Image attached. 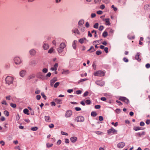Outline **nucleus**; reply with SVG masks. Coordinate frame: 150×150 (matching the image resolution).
<instances>
[{
    "instance_id": "nucleus-33",
    "label": "nucleus",
    "mask_w": 150,
    "mask_h": 150,
    "mask_svg": "<svg viewBox=\"0 0 150 150\" xmlns=\"http://www.w3.org/2000/svg\"><path fill=\"white\" fill-rule=\"evenodd\" d=\"M53 145L52 144H49L47 143V148H50L52 147Z\"/></svg>"
},
{
    "instance_id": "nucleus-17",
    "label": "nucleus",
    "mask_w": 150,
    "mask_h": 150,
    "mask_svg": "<svg viewBox=\"0 0 150 150\" xmlns=\"http://www.w3.org/2000/svg\"><path fill=\"white\" fill-rule=\"evenodd\" d=\"M43 47L44 50H47L49 48V45L47 44L44 43Z\"/></svg>"
},
{
    "instance_id": "nucleus-48",
    "label": "nucleus",
    "mask_w": 150,
    "mask_h": 150,
    "mask_svg": "<svg viewBox=\"0 0 150 150\" xmlns=\"http://www.w3.org/2000/svg\"><path fill=\"white\" fill-rule=\"evenodd\" d=\"M35 77V76L34 75H32L31 76H30L28 77V79L29 80L30 79H31L34 78Z\"/></svg>"
},
{
    "instance_id": "nucleus-43",
    "label": "nucleus",
    "mask_w": 150,
    "mask_h": 150,
    "mask_svg": "<svg viewBox=\"0 0 150 150\" xmlns=\"http://www.w3.org/2000/svg\"><path fill=\"white\" fill-rule=\"evenodd\" d=\"M102 52L98 50L96 52V54L97 55H99L101 54Z\"/></svg>"
},
{
    "instance_id": "nucleus-47",
    "label": "nucleus",
    "mask_w": 150,
    "mask_h": 150,
    "mask_svg": "<svg viewBox=\"0 0 150 150\" xmlns=\"http://www.w3.org/2000/svg\"><path fill=\"white\" fill-rule=\"evenodd\" d=\"M88 91H86L83 94V96L86 97L87 96L88 94Z\"/></svg>"
},
{
    "instance_id": "nucleus-14",
    "label": "nucleus",
    "mask_w": 150,
    "mask_h": 150,
    "mask_svg": "<svg viewBox=\"0 0 150 150\" xmlns=\"http://www.w3.org/2000/svg\"><path fill=\"white\" fill-rule=\"evenodd\" d=\"M29 53L30 55L33 56L35 54L36 52L35 50L32 49L30 51Z\"/></svg>"
},
{
    "instance_id": "nucleus-32",
    "label": "nucleus",
    "mask_w": 150,
    "mask_h": 150,
    "mask_svg": "<svg viewBox=\"0 0 150 150\" xmlns=\"http://www.w3.org/2000/svg\"><path fill=\"white\" fill-rule=\"evenodd\" d=\"M41 94L42 97L44 98V99L46 100V96L45 95L44 93L42 92Z\"/></svg>"
},
{
    "instance_id": "nucleus-58",
    "label": "nucleus",
    "mask_w": 150,
    "mask_h": 150,
    "mask_svg": "<svg viewBox=\"0 0 150 150\" xmlns=\"http://www.w3.org/2000/svg\"><path fill=\"white\" fill-rule=\"evenodd\" d=\"M53 51V49L52 48H51L48 51L49 53H51Z\"/></svg>"
},
{
    "instance_id": "nucleus-56",
    "label": "nucleus",
    "mask_w": 150,
    "mask_h": 150,
    "mask_svg": "<svg viewBox=\"0 0 150 150\" xmlns=\"http://www.w3.org/2000/svg\"><path fill=\"white\" fill-rule=\"evenodd\" d=\"M75 108V110L77 111H79L81 110V109L80 108L78 107H76Z\"/></svg>"
},
{
    "instance_id": "nucleus-29",
    "label": "nucleus",
    "mask_w": 150,
    "mask_h": 150,
    "mask_svg": "<svg viewBox=\"0 0 150 150\" xmlns=\"http://www.w3.org/2000/svg\"><path fill=\"white\" fill-rule=\"evenodd\" d=\"M133 129L136 131L142 129L141 127H135Z\"/></svg>"
},
{
    "instance_id": "nucleus-51",
    "label": "nucleus",
    "mask_w": 150,
    "mask_h": 150,
    "mask_svg": "<svg viewBox=\"0 0 150 150\" xmlns=\"http://www.w3.org/2000/svg\"><path fill=\"white\" fill-rule=\"evenodd\" d=\"M116 102L117 103H118L119 104V105H122V103L120 101L117 100L116 101Z\"/></svg>"
},
{
    "instance_id": "nucleus-23",
    "label": "nucleus",
    "mask_w": 150,
    "mask_h": 150,
    "mask_svg": "<svg viewBox=\"0 0 150 150\" xmlns=\"http://www.w3.org/2000/svg\"><path fill=\"white\" fill-rule=\"evenodd\" d=\"M4 114L7 117L9 115V112L6 110H5L4 111Z\"/></svg>"
},
{
    "instance_id": "nucleus-4",
    "label": "nucleus",
    "mask_w": 150,
    "mask_h": 150,
    "mask_svg": "<svg viewBox=\"0 0 150 150\" xmlns=\"http://www.w3.org/2000/svg\"><path fill=\"white\" fill-rule=\"evenodd\" d=\"M104 72L101 71H98L94 74V75L95 76H104Z\"/></svg>"
},
{
    "instance_id": "nucleus-39",
    "label": "nucleus",
    "mask_w": 150,
    "mask_h": 150,
    "mask_svg": "<svg viewBox=\"0 0 150 150\" xmlns=\"http://www.w3.org/2000/svg\"><path fill=\"white\" fill-rule=\"evenodd\" d=\"M137 135L140 137L142 135H143L144 134V132H143L142 133H141L140 132L137 133Z\"/></svg>"
},
{
    "instance_id": "nucleus-3",
    "label": "nucleus",
    "mask_w": 150,
    "mask_h": 150,
    "mask_svg": "<svg viewBox=\"0 0 150 150\" xmlns=\"http://www.w3.org/2000/svg\"><path fill=\"white\" fill-rule=\"evenodd\" d=\"M84 120V118L82 116H79L76 117L74 119V121L76 122H83Z\"/></svg>"
},
{
    "instance_id": "nucleus-15",
    "label": "nucleus",
    "mask_w": 150,
    "mask_h": 150,
    "mask_svg": "<svg viewBox=\"0 0 150 150\" xmlns=\"http://www.w3.org/2000/svg\"><path fill=\"white\" fill-rule=\"evenodd\" d=\"M45 121L47 122H50V118L49 116H45Z\"/></svg>"
},
{
    "instance_id": "nucleus-9",
    "label": "nucleus",
    "mask_w": 150,
    "mask_h": 150,
    "mask_svg": "<svg viewBox=\"0 0 150 150\" xmlns=\"http://www.w3.org/2000/svg\"><path fill=\"white\" fill-rule=\"evenodd\" d=\"M96 83L98 85L102 86L104 84V81H96Z\"/></svg>"
},
{
    "instance_id": "nucleus-12",
    "label": "nucleus",
    "mask_w": 150,
    "mask_h": 150,
    "mask_svg": "<svg viewBox=\"0 0 150 150\" xmlns=\"http://www.w3.org/2000/svg\"><path fill=\"white\" fill-rule=\"evenodd\" d=\"M140 54L139 53H137L135 56V59L137 60L138 62H140L141 61V59L139 58Z\"/></svg>"
},
{
    "instance_id": "nucleus-63",
    "label": "nucleus",
    "mask_w": 150,
    "mask_h": 150,
    "mask_svg": "<svg viewBox=\"0 0 150 150\" xmlns=\"http://www.w3.org/2000/svg\"><path fill=\"white\" fill-rule=\"evenodd\" d=\"M105 51V52L106 53H108V47H106L104 48V49Z\"/></svg>"
},
{
    "instance_id": "nucleus-46",
    "label": "nucleus",
    "mask_w": 150,
    "mask_h": 150,
    "mask_svg": "<svg viewBox=\"0 0 150 150\" xmlns=\"http://www.w3.org/2000/svg\"><path fill=\"white\" fill-rule=\"evenodd\" d=\"M48 70L47 68H44L43 69L42 71L44 73H46L47 72Z\"/></svg>"
},
{
    "instance_id": "nucleus-13",
    "label": "nucleus",
    "mask_w": 150,
    "mask_h": 150,
    "mask_svg": "<svg viewBox=\"0 0 150 150\" xmlns=\"http://www.w3.org/2000/svg\"><path fill=\"white\" fill-rule=\"evenodd\" d=\"M71 141L72 143L75 142L77 139L76 137H72L70 138Z\"/></svg>"
},
{
    "instance_id": "nucleus-30",
    "label": "nucleus",
    "mask_w": 150,
    "mask_h": 150,
    "mask_svg": "<svg viewBox=\"0 0 150 150\" xmlns=\"http://www.w3.org/2000/svg\"><path fill=\"white\" fill-rule=\"evenodd\" d=\"M38 129V128L37 127H32L31 128V130L33 131H36Z\"/></svg>"
},
{
    "instance_id": "nucleus-64",
    "label": "nucleus",
    "mask_w": 150,
    "mask_h": 150,
    "mask_svg": "<svg viewBox=\"0 0 150 150\" xmlns=\"http://www.w3.org/2000/svg\"><path fill=\"white\" fill-rule=\"evenodd\" d=\"M146 123L147 125H149L150 123V120H147L146 122Z\"/></svg>"
},
{
    "instance_id": "nucleus-37",
    "label": "nucleus",
    "mask_w": 150,
    "mask_h": 150,
    "mask_svg": "<svg viewBox=\"0 0 150 150\" xmlns=\"http://www.w3.org/2000/svg\"><path fill=\"white\" fill-rule=\"evenodd\" d=\"M40 90H38V89H36L35 93L36 94H39L40 93Z\"/></svg>"
},
{
    "instance_id": "nucleus-36",
    "label": "nucleus",
    "mask_w": 150,
    "mask_h": 150,
    "mask_svg": "<svg viewBox=\"0 0 150 150\" xmlns=\"http://www.w3.org/2000/svg\"><path fill=\"white\" fill-rule=\"evenodd\" d=\"M59 83H60L59 82H56L54 85V87L55 88H57L58 87V86L59 85Z\"/></svg>"
},
{
    "instance_id": "nucleus-41",
    "label": "nucleus",
    "mask_w": 150,
    "mask_h": 150,
    "mask_svg": "<svg viewBox=\"0 0 150 150\" xmlns=\"http://www.w3.org/2000/svg\"><path fill=\"white\" fill-rule=\"evenodd\" d=\"M58 65L57 63H55L54 65V68L55 69V71L57 70Z\"/></svg>"
},
{
    "instance_id": "nucleus-50",
    "label": "nucleus",
    "mask_w": 150,
    "mask_h": 150,
    "mask_svg": "<svg viewBox=\"0 0 150 150\" xmlns=\"http://www.w3.org/2000/svg\"><path fill=\"white\" fill-rule=\"evenodd\" d=\"M61 134L63 135H65L67 136L68 135V134L67 133H66L63 131L61 132Z\"/></svg>"
},
{
    "instance_id": "nucleus-45",
    "label": "nucleus",
    "mask_w": 150,
    "mask_h": 150,
    "mask_svg": "<svg viewBox=\"0 0 150 150\" xmlns=\"http://www.w3.org/2000/svg\"><path fill=\"white\" fill-rule=\"evenodd\" d=\"M105 8V6L104 4H102L100 6V8L102 10H103Z\"/></svg>"
},
{
    "instance_id": "nucleus-19",
    "label": "nucleus",
    "mask_w": 150,
    "mask_h": 150,
    "mask_svg": "<svg viewBox=\"0 0 150 150\" xmlns=\"http://www.w3.org/2000/svg\"><path fill=\"white\" fill-rule=\"evenodd\" d=\"M76 40L74 41L72 43V47L74 49H75L76 48Z\"/></svg>"
},
{
    "instance_id": "nucleus-49",
    "label": "nucleus",
    "mask_w": 150,
    "mask_h": 150,
    "mask_svg": "<svg viewBox=\"0 0 150 150\" xmlns=\"http://www.w3.org/2000/svg\"><path fill=\"white\" fill-rule=\"evenodd\" d=\"M123 60L124 62H128V59L126 57H124L123 58Z\"/></svg>"
},
{
    "instance_id": "nucleus-21",
    "label": "nucleus",
    "mask_w": 150,
    "mask_h": 150,
    "mask_svg": "<svg viewBox=\"0 0 150 150\" xmlns=\"http://www.w3.org/2000/svg\"><path fill=\"white\" fill-rule=\"evenodd\" d=\"M66 47L65 44L64 43H62L60 45V47L62 49H64Z\"/></svg>"
},
{
    "instance_id": "nucleus-60",
    "label": "nucleus",
    "mask_w": 150,
    "mask_h": 150,
    "mask_svg": "<svg viewBox=\"0 0 150 150\" xmlns=\"http://www.w3.org/2000/svg\"><path fill=\"white\" fill-rule=\"evenodd\" d=\"M41 98V96L40 95H37L36 96V98L38 100H40Z\"/></svg>"
},
{
    "instance_id": "nucleus-44",
    "label": "nucleus",
    "mask_w": 150,
    "mask_h": 150,
    "mask_svg": "<svg viewBox=\"0 0 150 150\" xmlns=\"http://www.w3.org/2000/svg\"><path fill=\"white\" fill-rule=\"evenodd\" d=\"M1 103L2 104L5 105H7V104L5 100H3L1 102Z\"/></svg>"
},
{
    "instance_id": "nucleus-54",
    "label": "nucleus",
    "mask_w": 150,
    "mask_h": 150,
    "mask_svg": "<svg viewBox=\"0 0 150 150\" xmlns=\"http://www.w3.org/2000/svg\"><path fill=\"white\" fill-rule=\"evenodd\" d=\"M104 27L102 25H100L99 28V30L101 31L103 29Z\"/></svg>"
},
{
    "instance_id": "nucleus-2",
    "label": "nucleus",
    "mask_w": 150,
    "mask_h": 150,
    "mask_svg": "<svg viewBox=\"0 0 150 150\" xmlns=\"http://www.w3.org/2000/svg\"><path fill=\"white\" fill-rule=\"evenodd\" d=\"M13 77L9 76H8L6 78L5 80L6 83L8 85L12 84L13 83Z\"/></svg>"
},
{
    "instance_id": "nucleus-25",
    "label": "nucleus",
    "mask_w": 150,
    "mask_h": 150,
    "mask_svg": "<svg viewBox=\"0 0 150 150\" xmlns=\"http://www.w3.org/2000/svg\"><path fill=\"white\" fill-rule=\"evenodd\" d=\"M97 115V114L96 112H92L91 113V115L92 116L95 117Z\"/></svg>"
},
{
    "instance_id": "nucleus-53",
    "label": "nucleus",
    "mask_w": 150,
    "mask_h": 150,
    "mask_svg": "<svg viewBox=\"0 0 150 150\" xmlns=\"http://www.w3.org/2000/svg\"><path fill=\"white\" fill-rule=\"evenodd\" d=\"M148 69L150 67V64L149 63H147V64L145 66Z\"/></svg>"
},
{
    "instance_id": "nucleus-59",
    "label": "nucleus",
    "mask_w": 150,
    "mask_h": 150,
    "mask_svg": "<svg viewBox=\"0 0 150 150\" xmlns=\"http://www.w3.org/2000/svg\"><path fill=\"white\" fill-rule=\"evenodd\" d=\"M96 109H99L100 108V105H96L95 106Z\"/></svg>"
},
{
    "instance_id": "nucleus-8",
    "label": "nucleus",
    "mask_w": 150,
    "mask_h": 150,
    "mask_svg": "<svg viewBox=\"0 0 150 150\" xmlns=\"http://www.w3.org/2000/svg\"><path fill=\"white\" fill-rule=\"evenodd\" d=\"M125 145V144L124 142H120L117 145V147L119 148H122Z\"/></svg>"
},
{
    "instance_id": "nucleus-28",
    "label": "nucleus",
    "mask_w": 150,
    "mask_h": 150,
    "mask_svg": "<svg viewBox=\"0 0 150 150\" xmlns=\"http://www.w3.org/2000/svg\"><path fill=\"white\" fill-rule=\"evenodd\" d=\"M88 80V79H80V80H79L78 83H80V82H83V81H85L86 80Z\"/></svg>"
},
{
    "instance_id": "nucleus-57",
    "label": "nucleus",
    "mask_w": 150,
    "mask_h": 150,
    "mask_svg": "<svg viewBox=\"0 0 150 150\" xmlns=\"http://www.w3.org/2000/svg\"><path fill=\"white\" fill-rule=\"evenodd\" d=\"M62 143V141L61 140H59L57 142V144L58 145H60Z\"/></svg>"
},
{
    "instance_id": "nucleus-6",
    "label": "nucleus",
    "mask_w": 150,
    "mask_h": 150,
    "mask_svg": "<svg viewBox=\"0 0 150 150\" xmlns=\"http://www.w3.org/2000/svg\"><path fill=\"white\" fill-rule=\"evenodd\" d=\"M14 60L15 63L16 64H19L21 62V61L20 59L18 57H15L14 59Z\"/></svg>"
},
{
    "instance_id": "nucleus-10",
    "label": "nucleus",
    "mask_w": 150,
    "mask_h": 150,
    "mask_svg": "<svg viewBox=\"0 0 150 150\" xmlns=\"http://www.w3.org/2000/svg\"><path fill=\"white\" fill-rule=\"evenodd\" d=\"M57 77H54L50 81V85L51 86H52L54 83L56 81H57Z\"/></svg>"
},
{
    "instance_id": "nucleus-31",
    "label": "nucleus",
    "mask_w": 150,
    "mask_h": 150,
    "mask_svg": "<svg viewBox=\"0 0 150 150\" xmlns=\"http://www.w3.org/2000/svg\"><path fill=\"white\" fill-rule=\"evenodd\" d=\"M103 36L104 37H105L108 35V33L107 32L104 31L103 33Z\"/></svg>"
},
{
    "instance_id": "nucleus-20",
    "label": "nucleus",
    "mask_w": 150,
    "mask_h": 150,
    "mask_svg": "<svg viewBox=\"0 0 150 150\" xmlns=\"http://www.w3.org/2000/svg\"><path fill=\"white\" fill-rule=\"evenodd\" d=\"M23 112L25 114H27L28 115H29V113H28V112H29V110L28 109H27L26 108L25 109L23 110Z\"/></svg>"
},
{
    "instance_id": "nucleus-7",
    "label": "nucleus",
    "mask_w": 150,
    "mask_h": 150,
    "mask_svg": "<svg viewBox=\"0 0 150 150\" xmlns=\"http://www.w3.org/2000/svg\"><path fill=\"white\" fill-rule=\"evenodd\" d=\"M72 114V112L71 110H67L66 112L65 116L66 117L68 118L71 117Z\"/></svg>"
},
{
    "instance_id": "nucleus-22",
    "label": "nucleus",
    "mask_w": 150,
    "mask_h": 150,
    "mask_svg": "<svg viewBox=\"0 0 150 150\" xmlns=\"http://www.w3.org/2000/svg\"><path fill=\"white\" fill-rule=\"evenodd\" d=\"M86 40V39L85 38H81L79 40V42L81 44H82L83 43L84 40Z\"/></svg>"
},
{
    "instance_id": "nucleus-18",
    "label": "nucleus",
    "mask_w": 150,
    "mask_h": 150,
    "mask_svg": "<svg viewBox=\"0 0 150 150\" xmlns=\"http://www.w3.org/2000/svg\"><path fill=\"white\" fill-rule=\"evenodd\" d=\"M105 21L106 24L107 25H110V23L109 21V18H106L105 19Z\"/></svg>"
},
{
    "instance_id": "nucleus-40",
    "label": "nucleus",
    "mask_w": 150,
    "mask_h": 150,
    "mask_svg": "<svg viewBox=\"0 0 150 150\" xmlns=\"http://www.w3.org/2000/svg\"><path fill=\"white\" fill-rule=\"evenodd\" d=\"M98 23H96L93 25V27L96 28H98Z\"/></svg>"
},
{
    "instance_id": "nucleus-62",
    "label": "nucleus",
    "mask_w": 150,
    "mask_h": 150,
    "mask_svg": "<svg viewBox=\"0 0 150 150\" xmlns=\"http://www.w3.org/2000/svg\"><path fill=\"white\" fill-rule=\"evenodd\" d=\"M6 100H11V96H6Z\"/></svg>"
},
{
    "instance_id": "nucleus-61",
    "label": "nucleus",
    "mask_w": 150,
    "mask_h": 150,
    "mask_svg": "<svg viewBox=\"0 0 150 150\" xmlns=\"http://www.w3.org/2000/svg\"><path fill=\"white\" fill-rule=\"evenodd\" d=\"M54 126V125L53 124H51L49 125V127L50 128H53Z\"/></svg>"
},
{
    "instance_id": "nucleus-1",
    "label": "nucleus",
    "mask_w": 150,
    "mask_h": 150,
    "mask_svg": "<svg viewBox=\"0 0 150 150\" xmlns=\"http://www.w3.org/2000/svg\"><path fill=\"white\" fill-rule=\"evenodd\" d=\"M107 132L108 134L109 135L116 134L117 133V131L113 127H112L107 130Z\"/></svg>"
},
{
    "instance_id": "nucleus-11",
    "label": "nucleus",
    "mask_w": 150,
    "mask_h": 150,
    "mask_svg": "<svg viewBox=\"0 0 150 150\" xmlns=\"http://www.w3.org/2000/svg\"><path fill=\"white\" fill-rule=\"evenodd\" d=\"M26 73V71L24 70H21L20 73V75L22 77H23Z\"/></svg>"
},
{
    "instance_id": "nucleus-5",
    "label": "nucleus",
    "mask_w": 150,
    "mask_h": 150,
    "mask_svg": "<svg viewBox=\"0 0 150 150\" xmlns=\"http://www.w3.org/2000/svg\"><path fill=\"white\" fill-rule=\"evenodd\" d=\"M119 100L124 102L127 104H128L129 102L128 99L124 97H120L119 98Z\"/></svg>"
},
{
    "instance_id": "nucleus-42",
    "label": "nucleus",
    "mask_w": 150,
    "mask_h": 150,
    "mask_svg": "<svg viewBox=\"0 0 150 150\" xmlns=\"http://www.w3.org/2000/svg\"><path fill=\"white\" fill-rule=\"evenodd\" d=\"M85 103L89 105L91 104V101L89 100H87L85 101Z\"/></svg>"
},
{
    "instance_id": "nucleus-55",
    "label": "nucleus",
    "mask_w": 150,
    "mask_h": 150,
    "mask_svg": "<svg viewBox=\"0 0 150 150\" xmlns=\"http://www.w3.org/2000/svg\"><path fill=\"white\" fill-rule=\"evenodd\" d=\"M82 91L81 90H78L76 91V93L77 94H79L81 93Z\"/></svg>"
},
{
    "instance_id": "nucleus-26",
    "label": "nucleus",
    "mask_w": 150,
    "mask_h": 150,
    "mask_svg": "<svg viewBox=\"0 0 150 150\" xmlns=\"http://www.w3.org/2000/svg\"><path fill=\"white\" fill-rule=\"evenodd\" d=\"M84 23V20H81L79 21L78 22V24L79 25H83Z\"/></svg>"
},
{
    "instance_id": "nucleus-35",
    "label": "nucleus",
    "mask_w": 150,
    "mask_h": 150,
    "mask_svg": "<svg viewBox=\"0 0 150 150\" xmlns=\"http://www.w3.org/2000/svg\"><path fill=\"white\" fill-rule=\"evenodd\" d=\"M63 51V49L60 48V47L58 49V51L59 53H61L62 51Z\"/></svg>"
},
{
    "instance_id": "nucleus-52",
    "label": "nucleus",
    "mask_w": 150,
    "mask_h": 150,
    "mask_svg": "<svg viewBox=\"0 0 150 150\" xmlns=\"http://www.w3.org/2000/svg\"><path fill=\"white\" fill-rule=\"evenodd\" d=\"M111 7L113 8L114 11H116L117 10V8L116 7H115L114 5H112Z\"/></svg>"
},
{
    "instance_id": "nucleus-24",
    "label": "nucleus",
    "mask_w": 150,
    "mask_h": 150,
    "mask_svg": "<svg viewBox=\"0 0 150 150\" xmlns=\"http://www.w3.org/2000/svg\"><path fill=\"white\" fill-rule=\"evenodd\" d=\"M90 50H91V52H93L95 51V50L94 49L93 46H91L90 48L88 50V51H90Z\"/></svg>"
},
{
    "instance_id": "nucleus-27",
    "label": "nucleus",
    "mask_w": 150,
    "mask_h": 150,
    "mask_svg": "<svg viewBox=\"0 0 150 150\" xmlns=\"http://www.w3.org/2000/svg\"><path fill=\"white\" fill-rule=\"evenodd\" d=\"M55 101L58 103H62V100L58 99H56Z\"/></svg>"
},
{
    "instance_id": "nucleus-38",
    "label": "nucleus",
    "mask_w": 150,
    "mask_h": 150,
    "mask_svg": "<svg viewBox=\"0 0 150 150\" xmlns=\"http://www.w3.org/2000/svg\"><path fill=\"white\" fill-rule=\"evenodd\" d=\"M106 4H108L110 2V0H102Z\"/></svg>"
},
{
    "instance_id": "nucleus-16",
    "label": "nucleus",
    "mask_w": 150,
    "mask_h": 150,
    "mask_svg": "<svg viewBox=\"0 0 150 150\" xmlns=\"http://www.w3.org/2000/svg\"><path fill=\"white\" fill-rule=\"evenodd\" d=\"M72 32L74 33H76L78 34H80V32L78 29L75 28L72 30Z\"/></svg>"
},
{
    "instance_id": "nucleus-34",
    "label": "nucleus",
    "mask_w": 150,
    "mask_h": 150,
    "mask_svg": "<svg viewBox=\"0 0 150 150\" xmlns=\"http://www.w3.org/2000/svg\"><path fill=\"white\" fill-rule=\"evenodd\" d=\"M10 105L11 107L13 108H15L16 107V105L12 103H10Z\"/></svg>"
}]
</instances>
